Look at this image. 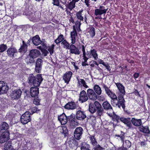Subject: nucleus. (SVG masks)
I'll return each mask as SVG.
<instances>
[{
	"label": "nucleus",
	"mask_w": 150,
	"mask_h": 150,
	"mask_svg": "<svg viewBox=\"0 0 150 150\" xmlns=\"http://www.w3.org/2000/svg\"><path fill=\"white\" fill-rule=\"evenodd\" d=\"M102 87L105 90L106 93L111 99V102L114 106L118 107L120 108L122 107L123 109L125 107L124 102L125 100L122 96H118V99L117 97L114 93L112 92L110 89L104 84L102 85Z\"/></svg>",
	"instance_id": "obj_1"
},
{
	"label": "nucleus",
	"mask_w": 150,
	"mask_h": 150,
	"mask_svg": "<svg viewBox=\"0 0 150 150\" xmlns=\"http://www.w3.org/2000/svg\"><path fill=\"white\" fill-rule=\"evenodd\" d=\"M102 106L103 109L107 111L110 112V113L107 112V114L110 116H111L112 115V113L113 112L112 108L109 102L107 101L104 102L102 104Z\"/></svg>",
	"instance_id": "obj_2"
},
{
	"label": "nucleus",
	"mask_w": 150,
	"mask_h": 150,
	"mask_svg": "<svg viewBox=\"0 0 150 150\" xmlns=\"http://www.w3.org/2000/svg\"><path fill=\"white\" fill-rule=\"evenodd\" d=\"M108 8H106L103 6H100L99 8L96 9L95 10L94 14L98 16L97 18L102 19L100 16L102 14H105Z\"/></svg>",
	"instance_id": "obj_3"
},
{
	"label": "nucleus",
	"mask_w": 150,
	"mask_h": 150,
	"mask_svg": "<svg viewBox=\"0 0 150 150\" xmlns=\"http://www.w3.org/2000/svg\"><path fill=\"white\" fill-rule=\"evenodd\" d=\"M40 54L39 51L36 49L32 50L30 51L29 56L30 58L29 62L32 63L34 62V59L38 56Z\"/></svg>",
	"instance_id": "obj_4"
},
{
	"label": "nucleus",
	"mask_w": 150,
	"mask_h": 150,
	"mask_svg": "<svg viewBox=\"0 0 150 150\" xmlns=\"http://www.w3.org/2000/svg\"><path fill=\"white\" fill-rule=\"evenodd\" d=\"M30 114L28 111L25 112L21 116V122L23 124H25L31 120Z\"/></svg>",
	"instance_id": "obj_5"
},
{
	"label": "nucleus",
	"mask_w": 150,
	"mask_h": 150,
	"mask_svg": "<svg viewBox=\"0 0 150 150\" xmlns=\"http://www.w3.org/2000/svg\"><path fill=\"white\" fill-rule=\"evenodd\" d=\"M83 131V129L81 127L76 128L74 134L75 138L77 140L80 139L81 138Z\"/></svg>",
	"instance_id": "obj_6"
},
{
	"label": "nucleus",
	"mask_w": 150,
	"mask_h": 150,
	"mask_svg": "<svg viewBox=\"0 0 150 150\" xmlns=\"http://www.w3.org/2000/svg\"><path fill=\"white\" fill-rule=\"evenodd\" d=\"M10 139L9 133L8 131H6L2 133L0 136V143H3L7 142Z\"/></svg>",
	"instance_id": "obj_7"
},
{
	"label": "nucleus",
	"mask_w": 150,
	"mask_h": 150,
	"mask_svg": "<svg viewBox=\"0 0 150 150\" xmlns=\"http://www.w3.org/2000/svg\"><path fill=\"white\" fill-rule=\"evenodd\" d=\"M8 89L6 83L3 81H0V94L6 93Z\"/></svg>",
	"instance_id": "obj_8"
},
{
	"label": "nucleus",
	"mask_w": 150,
	"mask_h": 150,
	"mask_svg": "<svg viewBox=\"0 0 150 150\" xmlns=\"http://www.w3.org/2000/svg\"><path fill=\"white\" fill-rule=\"evenodd\" d=\"M87 93L88 97L89 99L93 101L97 99V94L93 89L90 88L88 89Z\"/></svg>",
	"instance_id": "obj_9"
},
{
	"label": "nucleus",
	"mask_w": 150,
	"mask_h": 150,
	"mask_svg": "<svg viewBox=\"0 0 150 150\" xmlns=\"http://www.w3.org/2000/svg\"><path fill=\"white\" fill-rule=\"evenodd\" d=\"M86 55L88 58L93 57L95 60H97L98 58L97 51L94 49L91 50L89 52H87Z\"/></svg>",
	"instance_id": "obj_10"
},
{
	"label": "nucleus",
	"mask_w": 150,
	"mask_h": 150,
	"mask_svg": "<svg viewBox=\"0 0 150 150\" xmlns=\"http://www.w3.org/2000/svg\"><path fill=\"white\" fill-rule=\"evenodd\" d=\"M36 80L37 76H35L33 74L29 75L28 78V83L33 84L35 87H38L39 83L38 82L36 83L35 82Z\"/></svg>",
	"instance_id": "obj_11"
},
{
	"label": "nucleus",
	"mask_w": 150,
	"mask_h": 150,
	"mask_svg": "<svg viewBox=\"0 0 150 150\" xmlns=\"http://www.w3.org/2000/svg\"><path fill=\"white\" fill-rule=\"evenodd\" d=\"M79 101L81 103L87 101L88 100V97L86 92L84 90L81 92L79 94Z\"/></svg>",
	"instance_id": "obj_12"
},
{
	"label": "nucleus",
	"mask_w": 150,
	"mask_h": 150,
	"mask_svg": "<svg viewBox=\"0 0 150 150\" xmlns=\"http://www.w3.org/2000/svg\"><path fill=\"white\" fill-rule=\"evenodd\" d=\"M22 91L20 89H17L13 91L11 94L12 98L18 99L19 98L21 95Z\"/></svg>",
	"instance_id": "obj_13"
},
{
	"label": "nucleus",
	"mask_w": 150,
	"mask_h": 150,
	"mask_svg": "<svg viewBox=\"0 0 150 150\" xmlns=\"http://www.w3.org/2000/svg\"><path fill=\"white\" fill-rule=\"evenodd\" d=\"M65 109L68 110H73L78 107L77 104L74 102L71 101L67 103L64 106Z\"/></svg>",
	"instance_id": "obj_14"
},
{
	"label": "nucleus",
	"mask_w": 150,
	"mask_h": 150,
	"mask_svg": "<svg viewBox=\"0 0 150 150\" xmlns=\"http://www.w3.org/2000/svg\"><path fill=\"white\" fill-rule=\"evenodd\" d=\"M73 30L71 32V40L72 44H74L76 42V37L77 36V33L75 25L73 26Z\"/></svg>",
	"instance_id": "obj_15"
},
{
	"label": "nucleus",
	"mask_w": 150,
	"mask_h": 150,
	"mask_svg": "<svg viewBox=\"0 0 150 150\" xmlns=\"http://www.w3.org/2000/svg\"><path fill=\"white\" fill-rule=\"evenodd\" d=\"M42 60L40 58L38 59L36 63L35 70L36 72L40 73V72L42 67Z\"/></svg>",
	"instance_id": "obj_16"
},
{
	"label": "nucleus",
	"mask_w": 150,
	"mask_h": 150,
	"mask_svg": "<svg viewBox=\"0 0 150 150\" xmlns=\"http://www.w3.org/2000/svg\"><path fill=\"white\" fill-rule=\"evenodd\" d=\"M73 44H72L70 45L69 48L70 52L76 55H79L80 54V51L78 48Z\"/></svg>",
	"instance_id": "obj_17"
},
{
	"label": "nucleus",
	"mask_w": 150,
	"mask_h": 150,
	"mask_svg": "<svg viewBox=\"0 0 150 150\" xmlns=\"http://www.w3.org/2000/svg\"><path fill=\"white\" fill-rule=\"evenodd\" d=\"M72 74V72L71 71H68L66 72L63 76V79L65 83H68L70 81Z\"/></svg>",
	"instance_id": "obj_18"
},
{
	"label": "nucleus",
	"mask_w": 150,
	"mask_h": 150,
	"mask_svg": "<svg viewBox=\"0 0 150 150\" xmlns=\"http://www.w3.org/2000/svg\"><path fill=\"white\" fill-rule=\"evenodd\" d=\"M116 85L120 92L119 96H122V97H123L125 93L124 87L120 83H116Z\"/></svg>",
	"instance_id": "obj_19"
},
{
	"label": "nucleus",
	"mask_w": 150,
	"mask_h": 150,
	"mask_svg": "<svg viewBox=\"0 0 150 150\" xmlns=\"http://www.w3.org/2000/svg\"><path fill=\"white\" fill-rule=\"evenodd\" d=\"M58 119L60 121L62 125L66 124L68 121V118L64 114H63L58 116Z\"/></svg>",
	"instance_id": "obj_20"
},
{
	"label": "nucleus",
	"mask_w": 150,
	"mask_h": 150,
	"mask_svg": "<svg viewBox=\"0 0 150 150\" xmlns=\"http://www.w3.org/2000/svg\"><path fill=\"white\" fill-rule=\"evenodd\" d=\"M76 117L77 119L81 120L86 118V115L84 112L81 110H79L76 113Z\"/></svg>",
	"instance_id": "obj_21"
},
{
	"label": "nucleus",
	"mask_w": 150,
	"mask_h": 150,
	"mask_svg": "<svg viewBox=\"0 0 150 150\" xmlns=\"http://www.w3.org/2000/svg\"><path fill=\"white\" fill-rule=\"evenodd\" d=\"M30 93L32 97H37L39 94V88L32 87L30 89Z\"/></svg>",
	"instance_id": "obj_22"
},
{
	"label": "nucleus",
	"mask_w": 150,
	"mask_h": 150,
	"mask_svg": "<svg viewBox=\"0 0 150 150\" xmlns=\"http://www.w3.org/2000/svg\"><path fill=\"white\" fill-rule=\"evenodd\" d=\"M28 45L24 40L22 41V44L21 45V47L18 50L19 52L25 53L27 51Z\"/></svg>",
	"instance_id": "obj_23"
},
{
	"label": "nucleus",
	"mask_w": 150,
	"mask_h": 150,
	"mask_svg": "<svg viewBox=\"0 0 150 150\" xmlns=\"http://www.w3.org/2000/svg\"><path fill=\"white\" fill-rule=\"evenodd\" d=\"M76 79L78 82L79 86L81 87L83 86L85 88H86L89 87L88 86L86 85V82L84 79H80L79 77H77Z\"/></svg>",
	"instance_id": "obj_24"
},
{
	"label": "nucleus",
	"mask_w": 150,
	"mask_h": 150,
	"mask_svg": "<svg viewBox=\"0 0 150 150\" xmlns=\"http://www.w3.org/2000/svg\"><path fill=\"white\" fill-rule=\"evenodd\" d=\"M120 120L126 124L127 126L129 127H131V121L130 118H127L121 117L120 118Z\"/></svg>",
	"instance_id": "obj_25"
},
{
	"label": "nucleus",
	"mask_w": 150,
	"mask_h": 150,
	"mask_svg": "<svg viewBox=\"0 0 150 150\" xmlns=\"http://www.w3.org/2000/svg\"><path fill=\"white\" fill-rule=\"evenodd\" d=\"M139 129L142 132L148 134L150 133V130L148 126H141L139 127Z\"/></svg>",
	"instance_id": "obj_26"
},
{
	"label": "nucleus",
	"mask_w": 150,
	"mask_h": 150,
	"mask_svg": "<svg viewBox=\"0 0 150 150\" xmlns=\"http://www.w3.org/2000/svg\"><path fill=\"white\" fill-rule=\"evenodd\" d=\"M32 42L33 44L35 45H38L41 43L40 39L38 35H36L33 37Z\"/></svg>",
	"instance_id": "obj_27"
},
{
	"label": "nucleus",
	"mask_w": 150,
	"mask_h": 150,
	"mask_svg": "<svg viewBox=\"0 0 150 150\" xmlns=\"http://www.w3.org/2000/svg\"><path fill=\"white\" fill-rule=\"evenodd\" d=\"M9 128L8 125L5 122H2L0 125V131L3 130H7Z\"/></svg>",
	"instance_id": "obj_28"
},
{
	"label": "nucleus",
	"mask_w": 150,
	"mask_h": 150,
	"mask_svg": "<svg viewBox=\"0 0 150 150\" xmlns=\"http://www.w3.org/2000/svg\"><path fill=\"white\" fill-rule=\"evenodd\" d=\"M94 91L96 94L98 95H100L102 93V90L101 88L97 85H95L93 87Z\"/></svg>",
	"instance_id": "obj_29"
},
{
	"label": "nucleus",
	"mask_w": 150,
	"mask_h": 150,
	"mask_svg": "<svg viewBox=\"0 0 150 150\" xmlns=\"http://www.w3.org/2000/svg\"><path fill=\"white\" fill-rule=\"evenodd\" d=\"M7 52L8 55L13 56L14 53L17 52V50L15 48H8Z\"/></svg>",
	"instance_id": "obj_30"
},
{
	"label": "nucleus",
	"mask_w": 150,
	"mask_h": 150,
	"mask_svg": "<svg viewBox=\"0 0 150 150\" xmlns=\"http://www.w3.org/2000/svg\"><path fill=\"white\" fill-rule=\"evenodd\" d=\"M132 123L135 126H139L142 124V122L141 119H136L134 118H132Z\"/></svg>",
	"instance_id": "obj_31"
},
{
	"label": "nucleus",
	"mask_w": 150,
	"mask_h": 150,
	"mask_svg": "<svg viewBox=\"0 0 150 150\" xmlns=\"http://www.w3.org/2000/svg\"><path fill=\"white\" fill-rule=\"evenodd\" d=\"M13 147L12 146L11 142H6L4 145V150H12Z\"/></svg>",
	"instance_id": "obj_32"
},
{
	"label": "nucleus",
	"mask_w": 150,
	"mask_h": 150,
	"mask_svg": "<svg viewBox=\"0 0 150 150\" xmlns=\"http://www.w3.org/2000/svg\"><path fill=\"white\" fill-rule=\"evenodd\" d=\"M83 11H81L77 12L76 14V16L78 19L81 21H83Z\"/></svg>",
	"instance_id": "obj_33"
},
{
	"label": "nucleus",
	"mask_w": 150,
	"mask_h": 150,
	"mask_svg": "<svg viewBox=\"0 0 150 150\" xmlns=\"http://www.w3.org/2000/svg\"><path fill=\"white\" fill-rule=\"evenodd\" d=\"M89 145L86 142L82 143L81 144V150H90Z\"/></svg>",
	"instance_id": "obj_34"
},
{
	"label": "nucleus",
	"mask_w": 150,
	"mask_h": 150,
	"mask_svg": "<svg viewBox=\"0 0 150 150\" xmlns=\"http://www.w3.org/2000/svg\"><path fill=\"white\" fill-rule=\"evenodd\" d=\"M66 6L68 9L70 10H72L75 7V4L71 1L69 2H68Z\"/></svg>",
	"instance_id": "obj_35"
},
{
	"label": "nucleus",
	"mask_w": 150,
	"mask_h": 150,
	"mask_svg": "<svg viewBox=\"0 0 150 150\" xmlns=\"http://www.w3.org/2000/svg\"><path fill=\"white\" fill-rule=\"evenodd\" d=\"M61 44L64 48L66 49H69L70 44L66 40H63L61 42Z\"/></svg>",
	"instance_id": "obj_36"
},
{
	"label": "nucleus",
	"mask_w": 150,
	"mask_h": 150,
	"mask_svg": "<svg viewBox=\"0 0 150 150\" xmlns=\"http://www.w3.org/2000/svg\"><path fill=\"white\" fill-rule=\"evenodd\" d=\"M89 110L92 113H93L96 111V109L93 104L91 103L89 105Z\"/></svg>",
	"instance_id": "obj_37"
},
{
	"label": "nucleus",
	"mask_w": 150,
	"mask_h": 150,
	"mask_svg": "<svg viewBox=\"0 0 150 150\" xmlns=\"http://www.w3.org/2000/svg\"><path fill=\"white\" fill-rule=\"evenodd\" d=\"M90 139L91 141V142L92 145L93 146V147L96 146L97 145H99L98 144V143L95 138L93 136H91L90 137Z\"/></svg>",
	"instance_id": "obj_38"
},
{
	"label": "nucleus",
	"mask_w": 150,
	"mask_h": 150,
	"mask_svg": "<svg viewBox=\"0 0 150 150\" xmlns=\"http://www.w3.org/2000/svg\"><path fill=\"white\" fill-rule=\"evenodd\" d=\"M64 40V38L63 35H59L57 38V39H56L55 40V42L57 44L60 43V42H62Z\"/></svg>",
	"instance_id": "obj_39"
},
{
	"label": "nucleus",
	"mask_w": 150,
	"mask_h": 150,
	"mask_svg": "<svg viewBox=\"0 0 150 150\" xmlns=\"http://www.w3.org/2000/svg\"><path fill=\"white\" fill-rule=\"evenodd\" d=\"M88 33L90 36L92 37H93L95 34V29L94 28L92 27L89 29Z\"/></svg>",
	"instance_id": "obj_40"
},
{
	"label": "nucleus",
	"mask_w": 150,
	"mask_h": 150,
	"mask_svg": "<svg viewBox=\"0 0 150 150\" xmlns=\"http://www.w3.org/2000/svg\"><path fill=\"white\" fill-rule=\"evenodd\" d=\"M43 78L42 77L41 75L38 74L37 76V80L35 81V82L36 83L38 82H38H39V84L38 85V86H39Z\"/></svg>",
	"instance_id": "obj_41"
},
{
	"label": "nucleus",
	"mask_w": 150,
	"mask_h": 150,
	"mask_svg": "<svg viewBox=\"0 0 150 150\" xmlns=\"http://www.w3.org/2000/svg\"><path fill=\"white\" fill-rule=\"evenodd\" d=\"M104 109L102 108L96 110V113L98 116L100 117L103 115L104 113Z\"/></svg>",
	"instance_id": "obj_42"
},
{
	"label": "nucleus",
	"mask_w": 150,
	"mask_h": 150,
	"mask_svg": "<svg viewBox=\"0 0 150 150\" xmlns=\"http://www.w3.org/2000/svg\"><path fill=\"white\" fill-rule=\"evenodd\" d=\"M81 21H80L79 20L76 21L75 23V24L76 26V29L77 31L79 32L80 30V27L81 24Z\"/></svg>",
	"instance_id": "obj_43"
},
{
	"label": "nucleus",
	"mask_w": 150,
	"mask_h": 150,
	"mask_svg": "<svg viewBox=\"0 0 150 150\" xmlns=\"http://www.w3.org/2000/svg\"><path fill=\"white\" fill-rule=\"evenodd\" d=\"M7 47L6 45L4 44L0 45V53L4 51L7 49Z\"/></svg>",
	"instance_id": "obj_44"
},
{
	"label": "nucleus",
	"mask_w": 150,
	"mask_h": 150,
	"mask_svg": "<svg viewBox=\"0 0 150 150\" xmlns=\"http://www.w3.org/2000/svg\"><path fill=\"white\" fill-rule=\"evenodd\" d=\"M83 61L82 62V66H88V64L87 63V60L88 59V58L87 57H83Z\"/></svg>",
	"instance_id": "obj_45"
},
{
	"label": "nucleus",
	"mask_w": 150,
	"mask_h": 150,
	"mask_svg": "<svg viewBox=\"0 0 150 150\" xmlns=\"http://www.w3.org/2000/svg\"><path fill=\"white\" fill-rule=\"evenodd\" d=\"M96 110L102 108L101 104L98 101H95L93 104Z\"/></svg>",
	"instance_id": "obj_46"
},
{
	"label": "nucleus",
	"mask_w": 150,
	"mask_h": 150,
	"mask_svg": "<svg viewBox=\"0 0 150 150\" xmlns=\"http://www.w3.org/2000/svg\"><path fill=\"white\" fill-rule=\"evenodd\" d=\"M121 134H116L115 136L117 137H120L121 140L123 141L125 137L124 133L123 132H121Z\"/></svg>",
	"instance_id": "obj_47"
},
{
	"label": "nucleus",
	"mask_w": 150,
	"mask_h": 150,
	"mask_svg": "<svg viewBox=\"0 0 150 150\" xmlns=\"http://www.w3.org/2000/svg\"><path fill=\"white\" fill-rule=\"evenodd\" d=\"M68 132V130L66 127L64 126L62 127V130L61 131L62 133L65 135Z\"/></svg>",
	"instance_id": "obj_48"
},
{
	"label": "nucleus",
	"mask_w": 150,
	"mask_h": 150,
	"mask_svg": "<svg viewBox=\"0 0 150 150\" xmlns=\"http://www.w3.org/2000/svg\"><path fill=\"white\" fill-rule=\"evenodd\" d=\"M81 50L83 53V57H87L86 56V54L85 52V47L84 45H82Z\"/></svg>",
	"instance_id": "obj_49"
},
{
	"label": "nucleus",
	"mask_w": 150,
	"mask_h": 150,
	"mask_svg": "<svg viewBox=\"0 0 150 150\" xmlns=\"http://www.w3.org/2000/svg\"><path fill=\"white\" fill-rule=\"evenodd\" d=\"M94 150H104L103 148L101 147L99 144L93 147Z\"/></svg>",
	"instance_id": "obj_50"
},
{
	"label": "nucleus",
	"mask_w": 150,
	"mask_h": 150,
	"mask_svg": "<svg viewBox=\"0 0 150 150\" xmlns=\"http://www.w3.org/2000/svg\"><path fill=\"white\" fill-rule=\"evenodd\" d=\"M125 144L126 145V148H128L130 147L131 146V143L128 140H126L125 142Z\"/></svg>",
	"instance_id": "obj_51"
},
{
	"label": "nucleus",
	"mask_w": 150,
	"mask_h": 150,
	"mask_svg": "<svg viewBox=\"0 0 150 150\" xmlns=\"http://www.w3.org/2000/svg\"><path fill=\"white\" fill-rule=\"evenodd\" d=\"M39 110L38 109L37 107L35 106L33 107L32 109V111L33 113L36 112L38 111H39Z\"/></svg>",
	"instance_id": "obj_52"
},
{
	"label": "nucleus",
	"mask_w": 150,
	"mask_h": 150,
	"mask_svg": "<svg viewBox=\"0 0 150 150\" xmlns=\"http://www.w3.org/2000/svg\"><path fill=\"white\" fill-rule=\"evenodd\" d=\"M52 4L54 5L59 6V1L58 0H53Z\"/></svg>",
	"instance_id": "obj_53"
},
{
	"label": "nucleus",
	"mask_w": 150,
	"mask_h": 150,
	"mask_svg": "<svg viewBox=\"0 0 150 150\" xmlns=\"http://www.w3.org/2000/svg\"><path fill=\"white\" fill-rule=\"evenodd\" d=\"M54 48L53 47H50L48 49V51L50 52V54L51 55H52V54L54 52Z\"/></svg>",
	"instance_id": "obj_54"
},
{
	"label": "nucleus",
	"mask_w": 150,
	"mask_h": 150,
	"mask_svg": "<svg viewBox=\"0 0 150 150\" xmlns=\"http://www.w3.org/2000/svg\"><path fill=\"white\" fill-rule=\"evenodd\" d=\"M40 103V100L38 99H35L33 101V103L36 105H39Z\"/></svg>",
	"instance_id": "obj_55"
},
{
	"label": "nucleus",
	"mask_w": 150,
	"mask_h": 150,
	"mask_svg": "<svg viewBox=\"0 0 150 150\" xmlns=\"http://www.w3.org/2000/svg\"><path fill=\"white\" fill-rule=\"evenodd\" d=\"M42 54H43V56H45L47 55V54H48L49 52L48 51L46 50H42Z\"/></svg>",
	"instance_id": "obj_56"
},
{
	"label": "nucleus",
	"mask_w": 150,
	"mask_h": 150,
	"mask_svg": "<svg viewBox=\"0 0 150 150\" xmlns=\"http://www.w3.org/2000/svg\"><path fill=\"white\" fill-rule=\"evenodd\" d=\"M103 65L106 67V69L108 70V71H110L111 69H110V66H109L108 64H106L105 63Z\"/></svg>",
	"instance_id": "obj_57"
},
{
	"label": "nucleus",
	"mask_w": 150,
	"mask_h": 150,
	"mask_svg": "<svg viewBox=\"0 0 150 150\" xmlns=\"http://www.w3.org/2000/svg\"><path fill=\"white\" fill-rule=\"evenodd\" d=\"M98 62L99 64H102L103 65L105 63L103 61V60L100 59H99L98 60Z\"/></svg>",
	"instance_id": "obj_58"
},
{
	"label": "nucleus",
	"mask_w": 150,
	"mask_h": 150,
	"mask_svg": "<svg viewBox=\"0 0 150 150\" xmlns=\"http://www.w3.org/2000/svg\"><path fill=\"white\" fill-rule=\"evenodd\" d=\"M93 61H94V60H92L89 62L90 65L91 67H94L95 66V63L92 62Z\"/></svg>",
	"instance_id": "obj_59"
},
{
	"label": "nucleus",
	"mask_w": 150,
	"mask_h": 150,
	"mask_svg": "<svg viewBox=\"0 0 150 150\" xmlns=\"http://www.w3.org/2000/svg\"><path fill=\"white\" fill-rule=\"evenodd\" d=\"M134 93L137 96H140V95L139 94V92L137 90H135V91L134 92Z\"/></svg>",
	"instance_id": "obj_60"
},
{
	"label": "nucleus",
	"mask_w": 150,
	"mask_h": 150,
	"mask_svg": "<svg viewBox=\"0 0 150 150\" xmlns=\"http://www.w3.org/2000/svg\"><path fill=\"white\" fill-rule=\"evenodd\" d=\"M89 0H85L84 2L86 4V5L87 6V7H88L89 6Z\"/></svg>",
	"instance_id": "obj_61"
},
{
	"label": "nucleus",
	"mask_w": 150,
	"mask_h": 150,
	"mask_svg": "<svg viewBox=\"0 0 150 150\" xmlns=\"http://www.w3.org/2000/svg\"><path fill=\"white\" fill-rule=\"evenodd\" d=\"M72 64L74 66L75 69L76 70H77L79 68L76 65L75 63L74 62H71Z\"/></svg>",
	"instance_id": "obj_62"
},
{
	"label": "nucleus",
	"mask_w": 150,
	"mask_h": 150,
	"mask_svg": "<svg viewBox=\"0 0 150 150\" xmlns=\"http://www.w3.org/2000/svg\"><path fill=\"white\" fill-rule=\"evenodd\" d=\"M139 74L138 73H135L134 74V76L135 78H138L139 76Z\"/></svg>",
	"instance_id": "obj_63"
},
{
	"label": "nucleus",
	"mask_w": 150,
	"mask_h": 150,
	"mask_svg": "<svg viewBox=\"0 0 150 150\" xmlns=\"http://www.w3.org/2000/svg\"><path fill=\"white\" fill-rule=\"evenodd\" d=\"M98 99L99 100H103V99H104V98L103 96V97H101V96L98 97Z\"/></svg>",
	"instance_id": "obj_64"
}]
</instances>
